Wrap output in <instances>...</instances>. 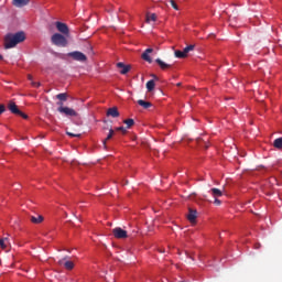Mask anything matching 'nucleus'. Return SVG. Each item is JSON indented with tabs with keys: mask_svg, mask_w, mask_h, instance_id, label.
I'll use <instances>...</instances> for the list:
<instances>
[{
	"mask_svg": "<svg viewBox=\"0 0 282 282\" xmlns=\"http://www.w3.org/2000/svg\"><path fill=\"white\" fill-rule=\"evenodd\" d=\"M23 41H25V32L8 33L4 36V50H12V47H17Z\"/></svg>",
	"mask_w": 282,
	"mask_h": 282,
	"instance_id": "1",
	"label": "nucleus"
},
{
	"mask_svg": "<svg viewBox=\"0 0 282 282\" xmlns=\"http://www.w3.org/2000/svg\"><path fill=\"white\" fill-rule=\"evenodd\" d=\"M51 43H53V45H56L57 47H67V37H65L61 33H54L51 36Z\"/></svg>",
	"mask_w": 282,
	"mask_h": 282,
	"instance_id": "2",
	"label": "nucleus"
},
{
	"mask_svg": "<svg viewBox=\"0 0 282 282\" xmlns=\"http://www.w3.org/2000/svg\"><path fill=\"white\" fill-rule=\"evenodd\" d=\"M8 109H9V111H11V113H14V116H20L24 120H28V115L20 111L19 106H17V104L14 101H10L8 104Z\"/></svg>",
	"mask_w": 282,
	"mask_h": 282,
	"instance_id": "3",
	"label": "nucleus"
},
{
	"mask_svg": "<svg viewBox=\"0 0 282 282\" xmlns=\"http://www.w3.org/2000/svg\"><path fill=\"white\" fill-rule=\"evenodd\" d=\"M69 58H73V61H78L79 63H85L87 61V55L80 51H74L67 54Z\"/></svg>",
	"mask_w": 282,
	"mask_h": 282,
	"instance_id": "4",
	"label": "nucleus"
},
{
	"mask_svg": "<svg viewBox=\"0 0 282 282\" xmlns=\"http://www.w3.org/2000/svg\"><path fill=\"white\" fill-rule=\"evenodd\" d=\"M58 113H62L63 116H66L68 118H76L78 116V112L74 110V108L64 107V108H57Z\"/></svg>",
	"mask_w": 282,
	"mask_h": 282,
	"instance_id": "5",
	"label": "nucleus"
},
{
	"mask_svg": "<svg viewBox=\"0 0 282 282\" xmlns=\"http://www.w3.org/2000/svg\"><path fill=\"white\" fill-rule=\"evenodd\" d=\"M112 235L116 239H127L129 236L127 235V230L116 227L112 229Z\"/></svg>",
	"mask_w": 282,
	"mask_h": 282,
	"instance_id": "6",
	"label": "nucleus"
},
{
	"mask_svg": "<svg viewBox=\"0 0 282 282\" xmlns=\"http://www.w3.org/2000/svg\"><path fill=\"white\" fill-rule=\"evenodd\" d=\"M55 28L61 32V34H69V26L63 22H55Z\"/></svg>",
	"mask_w": 282,
	"mask_h": 282,
	"instance_id": "7",
	"label": "nucleus"
},
{
	"mask_svg": "<svg viewBox=\"0 0 282 282\" xmlns=\"http://www.w3.org/2000/svg\"><path fill=\"white\" fill-rule=\"evenodd\" d=\"M150 54H153V48H147L142 55L141 58L143 61H147V63H153V59L151 58Z\"/></svg>",
	"mask_w": 282,
	"mask_h": 282,
	"instance_id": "8",
	"label": "nucleus"
},
{
	"mask_svg": "<svg viewBox=\"0 0 282 282\" xmlns=\"http://www.w3.org/2000/svg\"><path fill=\"white\" fill-rule=\"evenodd\" d=\"M117 67L120 70V74L124 75V74H129V72H131V66L130 65H124V63L119 62L117 63Z\"/></svg>",
	"mask_w": 282,
	"mask_h": 282,
	"instance_id": "9",
	"label": "nucleus"
},
{
	"mask_svg": "<svg viewBox=\"0 0 282 282\" xmlns=\"http://www.w3.org/2000/svg\"><path fill=\"white\" fill-rule=\"evenodd\" d=\"M65 259H67V258H64V259L59 260L58 265H64V268L66 270H74V262L73 261H66L65 262Z\"/></svg>",
	"mask_w": 282,
	"mask_h": 282,
	"instance_id": "10",
	"label": "nucleus"
},
{
	"mask_svg": "<svg viewBox=\"0 0 282 282\" xmlns=\"http://www.w3.org/2000/svg\"><path fill=\"white\" fill-rule=\"evenodd\" d=\"M209 193L213 195L214 199H217L224 195V192L217 187L212 188Z\"/></svg>",
	"mask_w": 282,
	"mask_h": 282,
	"instance_id": "11",
	"label": "nucleus"
},
{
	"mask_svg": "<svg viewBox=\"0 0 282 282\" xmlns=\"http://www.w3.org/2000/svg\"><path fill=\"white\" fill-rule=\"evenodd\" d=\"M107 116H111V118H119L120 112L118 111V108L112 107L107 110Z\"/></svg>",
	"mask_w": 282,
	"mask_h": 282,
	"instance_id": "12",
	"label": "nucleus"
},
{
	"mask_svg": "<svg viewBox=\"0 0 282 282\" xmlns=\"http://www.w3.org/2000/svg\"><path fill=\"white\" fill-rule=\"evenodd\" d=\"M155 63L159 65L161 69H170L171 64H167L166 62L162 61L161 58H156Z\"/></svg>",
	"mask_w": 282,
	"mask_h": 282,
	"instance_id": "13",
	"label": "nucleus"
},
{
	"mask_svg": "<svg viewBox=\"0 0 282 282\" xmlns=\"http://www.w3.org/2000/svg\"><path fill=\"white\" fill-rule=\"evenodd\" d=\"M187 219H188V221H191V224H195V219H197V210L189 209Z\"/></svg>",
	"mask_w": 282,
	"mask_h": 282,
	"instance_id": "14",
	"label": "nucleus"
},
{
	"mask_svg": "<svg viewBox=\"0 0 282 282\" xmlns=\"http://www.w3.org/2000/svg\"><path fill=\"white\" fill-rule=\"evenodd\" d=\"M28 3H30V0H13V6L15 8H24Z\"/></svg>",
	"mask_w": 282,
	"mask_h": 282,
	"instance_id": "15",
	"label": "nucleus"
},
{
	"mask_svg": "<svg viewBox=\"0 0 282 282\" xmlns=\"http://www.w3.org/2000/svg\"><path fill=\"white\" fill-rule=\"evenodd\" d=\"M30 220L32 224H43L44 218L43 216L37 215V216H31Z\"/></svg>",
	"mask_w": 282,
	"mask_h": 282,
	"instance_id": "16",
	"label": "nucleus"
},
{
	"mask_svg": "<svg viewBox=\"0 0 282 282\" xmlns=\"http://www.w3.org/2000/svg\"><path fill=\"white\" fill-rule=\"evenodd\" d=\"M138 105L140 107H143V109H149V108L153 107V104H151L150 101H144L142 99L138 100Z\"/></svg>",
	"mask_w": 282,
	"mask_h": 282,
	"instance_id": "17",
	"label": "nucleus"
},
{
	"mask_svg": "<svg viewBox=\"0 0 282 282\" xmlns=\"http://www.w3.org/2000/svg\"><path fill=\"white\" fill-rule=\"evenodd\" d=\"M67 98H68L67 93H61V94L56 95V99L62 102H67Z\"/></svg>",
	"mask_w": 282,
	"mask_h": 282,
	"instance_id": "18",
	"label": "nucleus"
},
{
	"mask_svg": "<svg viewBox=\"0 0 282 282\" xmlns=\"http://www.w3.org/2000/svg\"><path fill=\"white\" fill-rule=\"evenodd\" d=\"M148 91H153L155 89V80H149L145 85Z\"/></svg>",
	"mask_w": 282,
	"mask_h": 282,
	"instance_id": "19",
	"label": "nucleus"
},
{
	"mask_svg": "<svg viewBox=\"0 0 282 282\" xmlns=\"http://www.w3.org/2000/svg\"><path fill=\"white\" fill-rule=\"evenodd\" d=\"M8 243H10V240H8V238L0 239V248H2V250H6V248H8Z\"/></svg>",
	"mask_w": 282,
	"mask_h": 282,
	"instance_id": "20",
	"label": "nucleus"
},
{
	"mask_svg": "<svg viewBox=\"0 0 282 282\" xmlns=\"http://www.w3.org/2000/svg\"><path fill=\"white\" fill-rule=\"evenodd\" d=\"M123 124H127V129H131L135 124V121L133 119H126L123 120Z\"/></svg>",
	"mask_w": 282,
	"mask_h": 282,
	"instance_id": "21",
	"label": "nucleus"
},
{
	"mask_svg": "<svg viewBox=\"0 0 282 282\" xmlns=\"http://www.w3.org/2000/svg\"><path fill=\"white\" fill-rule=\"evenodd\" d=\"M273 147H274L275 149H282V137H280V138H278V139H275V140L273 141Z\"/></svg>",
	"mask_w": 282,
	"mask_h": 282,
	"instance_id": "22",
	"label": "nucleus"
},
{
	"mask_svg": "<svg viewBox=\"0 0 282 282\" xmlns=\"http://www.w3.org/2000/svg\"><path fill=\"white\" fill-rule=\"evenodd\" d=\"M193 50H195V45L191 44L183 50V54L188 56V52H193Z\"/></svg>",
	"mask_w": 282,
	"mask_h": 282,
	"instance_id": "23",
	"label": "nucleus"
},
{
	"mask_svg": "<svg viewBox=\"0 0 282 282\" xmlns=\"http://www.w3.org/2000/svg\"><path fill=\"white\" fill-rule=\"evenodd\" d=\"M151 21H158V15L155 13L147 15V23H151Z\"/></svg>",
	"mask_w": 282,
	"mask_h": 282,
	"instance_id": "24",
	"label": "nucleus"
},
{
	"mask_svg": "<svg viewBox=\"0 0 282 282\" xmlns=\"http://www.w3.org/2000/svg\"><path fill=\"white\" fill-rule=\"evenodd\" d=\"M115 133H116V131H113V129H110V130H109V133H108L106 140L104 141V145H105V147H106V144H107V140H111V138H113V134H115Z\"/></svg>",
	"mask_w": 282,
	"mask_h": 282,
	"instance_id": "25",
	"label": "nucleus"
},
{
	"mask_svg": "<svg viewBox=\"0 0 282 282\" xmlns=\"http://www.w3.org/2000/svg\"><path fill=\"white\" fill-rule=\"evenodd\" d=\"M174 54L176 58H186V55L184 54L183 51H175Z\"/></svg>",
	"mask_w": 282,
	"mask_h": 282,
	"instance_id": "26",
	"label": "nucleus"
},
{
	"mask_svg": "<svg viewBox=\"0 0 282 282\" xmlns=\"http://www.w3.org/2000/svg\"><path fill=\"white\" fill-rule=\"evenodd\" d=\"M66 134H68L69 138H80L83 135L80 133H74V132H69V131H66Z\"/></svg>",
	"mask_w": 282,
	"mask_h": 282,
	"instance_id": "27",
	"label": "nucleus"
},
{
	"mask_svg": "<svg viewBox=\"0 0 282 282\" xmlns=\"http://www.w3.org/2000/svg\"><path fill=\"white\" fill-rule=\"evenodd\" d=\"M170 3L174 10H180V8L177 7V3H175V0H170Z\"/></svg>",
	"mask_w": 282,
	"mask_h": 282,
	"instance_id": "28",
	"label": "nucleus"
},
{
	"mask_svg": "<svg viewBox=\"0 0 282 282\" xmlns=\"http://www.w3.org/2000/svg\"><path fill=\"white\" fill-rule=\"evenodd\" d=\"M64 102H65V101H61V100H58V101L56 102V105H57V109H64V108H65V106H63V105H64Z\"/></svg>",
	"mask_w": 282,
	"mask_h": 282,
	"instance_id": "29",
	"label": "nucleus"
},
{
	"mask_svg": "<svg viewBox=\"0 0 282 282\" xmlns=\"http://www.w3.org/2000/svg\"><path fill=\"white\" fill-rule=\"evenodd\" d=\"M116 131H121L123 134L127 133V129H124V127H117Z\"/></svg>",
	"mask_w": 282,
	"mask_h": 282,
	"instance_id": "30",
	"label": "nucleus"
},
{
	"mask_svg": "<svg viewBox=\"0 0 282 282\" xmlns=\"http://www.w3.org/2000/svg\"><path fill=\"white\" fill-rule=\"evenodd\" d=\"M6 111V106L3 104L0 105V116L1 113H4Z\"/></svg>",
	"mask_w": 282,
	"mask_h": 282,
	"instance_id": "31",
	"label": "nucleus"
},
{
	"mask_svg": "<svg viewBox=\"0 0 282 282\" xmlns=\"http://www.w3.org/2000/svg\"><path fill=\"white\" fill-rule=\"evenodd\" d=\"M214 204L216 206H221V200H219L218 198H215Z\"/></svg>",
	"mask_w": 282,
	"mask_h": 282,
	"instance_id": "32",
	"label": "nucleus"
},
{
	"mask_svg": "<svg viewBox=\"0 0 282 282\" xmlns=\"http://www.w3.org/2000/svg\"><path fill=\"white\" fill-rule=\"evenodd\" d=\"M32 86L39 88V87H41V83L32 82Z\"/></svg>",
	"mask_w": 282,
	"mask_h": 282,
	"instance_id": "33",
	"label": "nucleus"
},
{
	"mask_svg": "<svg viewBox=\"0 0 282 282\" xmlns=\"http://www.w3.org/2000/svg\"><path fill=\"white\" fill-rule=\"evenodd\" d=\"M152 78H154V80H160L156 75H152Z\"/></svg>",
	"mask_w": 282,
	"mask_h": 282,
	"instance_id": "34",
	"label": "nucleus"
},
{
	"mask_svg": "<svg viewBox=\"0 0 282 282\" xmlns=\"http://www.w3.org/2000/svg\"><path fill=\"white\" fill-rule=\"evenodd\" d=\"M261 248V245H256V249H260Z\"/></svg>",
	"mask_w": 282,
	"mask_h": 282,
	"instance_id": "35",
	"label": "nucleus"
},
{
	"mask_svg": "<svg viewBox=\"0 0 282 282\" xmlns=\"http://www.w3.org/2000/svg\"><path fill=\"white\" fill-rule=\"evenodd\" d=\"M0 61H3V55H0Z\"/></svg>",
	"mask_w": 282,
	"mask_h": 282,
	"instance_id": "36",
	"label": "nucleus"
},
{
	"mask_svg": "<svg viewBox=\"0 0 282 282\" xmlns=\"http://www.w3.org/2000/svg\"><path fill=\"white\" fill-rule=\"evenodd\" d=\"M29 80H32V75H29Z\"/></svg>",
	"mask_w": 282,
	"mask_h": 282,
	"instance_id": "37",
	"label": "nucleus"
},
{
	"mask_svg": "<svg viewBox=\"0 0 282 282\" xmlns=\"http://www.w3.org/2000/svg\"><path fill=\"white\" fill-rule=\"evenodd\" d=\"M181 86H182V84H181V83H178V84H177V87H181Z\"/></svg>",
	"mask_w": 282,
	"mask_h": 282,
	"instance_id": "38",
	"label": "nucleus"
},
{
	"mask_svg": "<svg viewBox=\"0 0 282 282\" xmlns=\"http://www.w3.org/2000/svg\"><path fill=\"white\" fill-rule=\"evenodd\" d=\"M205 149H208V145H205Z\"/></svg>",
	"mask_w": 282,
	"mask_h": 282,
	"instance_id": "39",
	"label": "nucleus"
},
{
	"mask_svg": "<svg viewBox=\"0 0 282 282\" xmlns=\"http://www.w3.org/2000/svg\"><path fill=\"white\" fill-rule=\"evenodd\" d=\"M160 252H164L163 249H161Z\"/></svg>",
	"mask_w": 282,
	"mask_h": 282,
	"instance_id": "40",
	"label": "nucleus"
}]
</instances>
